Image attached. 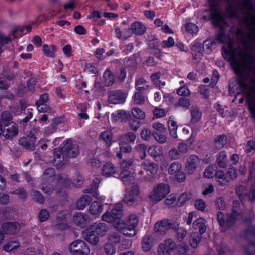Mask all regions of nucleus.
Returning <instances> with one entry per match:
<instances>
[{
    "mask_svg": "<svg viewBox=\"0 0 255 255\" xmlns=\"http://www.w3.org/2000/svg\"><path fill=\"white\" fill-rule=\"evenodd\" d=\"M175 223L171 222L167 220H163L157 222L154 225V231L160 235H164L169 229H175Z\"/></svg>",
    "mask_w": 255,
    "mask_h": 255,
    "instance_id": "9b49d317",
    "label": "nucleus"
},
{
    "mask_svg": "<svg viewBox=\"0 0 255 255\" xmlns=\"http://www.w3.org/2000/svg\"><path fill=\"white\" fill-rule=\"evenodd\" d=\"M79 153L77 145L73 144L70 139L65 140L59 148L54 150L53 164L55 166L63 165L69 158H74Z\"/></svg>",
    "mask_w": 255,
    "mask_h": 255,
    "instance_id": "f03ea898",
    "label": "nucleus"
},
{
    "mask_svg": "<svg viewBox=\"0 0 255 255\" xmlns=\"http://www.w3.org/2000/svg\"><path fill=\"white\" fill-rule=\"evenodd\" d=\"M68 250L72 255H90L91 252L90 247L81 240L72 242L69 245Z\"/></svg>",
    "mask_w": 255,
    "mask_h": 255,
    "instance_id": "6e6552de",
    "label": "nucleus"
},
{
    "mask_svg": "<svg viewBox=\"0 0 255 255\" xmlns=\"http://www.w3.org/2000/svg\"><path fill=\"white\" fill-rule=\"evenodd\" d=\"M240 202L238 200H235L234 201L233 203V206H232V212L231 214L233 216H236L237 217V220L239 218V217L241 216V212H240Z\"/></svg>",
    "mask_w": 255,
    "mask_h": 255,
    "instance_id": "37998d69",
    "label": "nucleus"
},
{
    "mask_svg": "<svg viewBox=\"0 0 255 255\" xmlns=\"http://www.w3.org/2000/svg\"><path fill=\"white\" fill-rule=\"evenodd\" d=\"M133 32L132 29L130 28H127L122 32L119 28H115V33L117 37L122 40H127L128 38L131 37Z\"/></svg>",
    "mask_w": 255,
    "mask_h": 255,
    "instance_id": "b1692460",
    "label": "nucleus"
},
{
    "mask_svg": "<svg viewBox=\"0 0 255 255\" xmlns=\"http://www.w3.org/2000/svg\"><path fill=\"white\" fill-rule=\"evenodd\" d=\"M190 106V102L188 99L181 98L175 104V107H182L185 109H188Z\"/></svg>",
    "mask_w": 255,
    "mask_h": 255,
    "instance_id": "de8ad7c7",
    "label": "nucleus"
},
{
    "mask_svg": "<svg viewBox=\"0 0 255 255\" xmlns=\"http://www.w3.org/2000/svg\"><path fill=\"white\" fill-rule=\"evenodd\" d=\"M148 88L146 81L142 78H139L136 81V89L139 91L146 90Z\"/></svg>",
    "mask_w": 255,
    "mask_h": 255,
    "instance_id": "a18cd8bd",
    "label": "nucleus"
},
{
    "mask_svg": "<svg viewBox=\"0 0 255 255\" xmlns=\"http://www.w3.org/2000/svg\"><path fill=\"white\" fill-rule=\"evenodd\" d=\"M42 50L47 57L54 58L55 56L56 46L53 44L48 45L45 44L42 46Z\"/></svg>",
    "mask_w": 255,
    "mask_h": 255,
    "instance_id": "cd10ccee",
    "label": "nucleus"
},
{
    "mask_svg": "<svg viewBox=\"0 0 255 255\" xmlns=\"http://www.w3.org/2000/svg\"><path fill=\"white\" fill-rule=\"evenodd\" d=\"M193 227L195 230L199 229L200 235H202L206 231V222L204 218H199L193 222Z\"/></svg>",
    "mask_w": 255,
    "mask_h": 255,
    "instance_id": "393cba45",
    "label": "nucleus"
},
{
    "mask_svg": "<svg viewBox=\"0 0 255 255\" xmlns=\"http://www.w3.org/2000/svg\"><path fill=\"white\" fill-rule=\"evenodd\" d=\"M194 206L196 209L203 211L205 209L206 205L202 199H197L195 202Z\"/></svg>",
    "mask_w": 255,
    "mask_h": 255,
    "instance_id": "052dcab7",
    "label": "nucleus"
},
{
    "mask_svg": "<svg viewBox=\"0 0 255 255\" xmlns=\"http://www.w3.org/2000/svg\"><path fill=\"white\" fill-rule=\"evenodd\" d=\"M136 134L132 132H128L122 134L120 136V140L126 142L128 143H133L135 141Z\"/></svg>",
    "mask_w": 255,
    "mask_h": 255,
    "instance_id": "7c9ffc66",
    "label": "nucleus"
},
{
    "mask_svg": "<svg viewBox=\"0 0 255 255\" xmlns=\"http://www.w3.org/2000/svg\"><path fill=\"white\" fill-rule=\"evenodd\" d=\"M216 162L221 168H226L227 167L228 159L226 151H222L217 154Z\"/></svg>",
    "mask_w": 255,
    "mask_h": 255,
    "instance_id": "bb28decb",
    "label": "nucleus"
},
{
    "mask_svg": "<svg viewBox=\"0 0 255 255\" xmlns=\"http://www.w3.org/2000/svg\"><path fill=\"white\" fill-rule=\"evenodd\" d=\"M169 157L171 160L179 159L181 157V154L178 150L175 148H173L169 150L168 152Z\"/></svg>",
    "mask_w": 255,
    "mask_h": 255,
    "instance_id": "5fc2aeb1",
    "label": "nucleus"
},
{
    "mask_svg": "<svg viewBox=\"0 0 255 255\" xmlns=\"http://www.w3.org/2000/svg\"><path fill=\"white\" fill-rule=\"evenodd\" d=\"M103 210L102 204L97 201L92 203L89 208L90 212L93 215H97L101 213Z\"/></svg>",
    "mask_w": 255,
    "mask_h": 255,
    "instance_id": "72a5a7b5",
    "label": "nucleus"
},
{
    "mask_svg": "<svg viewBox=\"0 0 255 255\" xmlns=\"http://www.w3.org/2000/svg\"><path fill=\"white\" fill-rule=\"evenodd\" d=\"M149 154L153 157H156L162 154V150L160 147L150 146L148 150Z\"/></svg>",
    "mask_w": 255,
    "mask_h": 255,
    "instance_id": "09e8293b",
    "label": "nucleus"
},
{
    "mask_svg": "<svg viewBox=\"0 0 255 255\" xmlns=\"http://www.w3.org/2000/svg\"><path fill=\"white\" fill-rule=\"evenodd\" d=\"M49 217V212L45 209H42L38 215L39 220L40 222L45 221L48 219Z\"/></svg>",
    "mask_w": 255,
    "mask_h": 255,
    "instance_id": "680f3d73",
    "label": "nucleus"
},
{
    "mask_svg": "<svg viewBox=\"0 0 255 255\" xmlns=\"http://www.w3.org/2000/svg\"><path fill=\"white\" fill-rule=\"evenodd\" d=\"M73 222L81 228H84L87 222L89 221V217L88 215L82 213H78L73 217Z\"/></svg>",
    "mask_w": 255,
    "mask_h": 255,
    "instance_id": "412c9836",
    "label": "nucleus"
},
{
    "mask_svg": "<svg viewBox=\"0 0 255 255\" xmlns=\"http://www.w3.org/2000/svg\"><path fill=\"white\" fill-rule=\"evenodd\" d=\"M192 194L190 193H184L182 194L178 198V201L180 202V206H182L185 202L191 199Z\"/></svg>",
    "mask_w": 255,
    "mask_h": 255,
    "instance_id": "6e6d98bb",
    "label": "nucleus"
},
{
    "mask_svg": "<svg viewBox=\"0 0 255 255\" xmlns=\"http://www.w3.org/2000/svg\"><path fill=\"white\" fill-rule=\"evenodd\" d=\"M123 216V205L121 203L116 204L113 209V226L116 228V223L119 221H122Z\"/></svg>",
    "mask_w": 255,
    "mask_h": 255,
    "instance_id": "2eb2a0df",
    "label": "nucleus"
},
{
    "mask_svg": "<svg viewBox=\"0 0 255 255\" xmlns=\"http://www.w3.org/2000/svg\"><path fill=\"white\" fill-rule=\"evenodd\" d=\"M203 17L221 31L222 55L239 76L241 90L255 85V9L252 0H209Z\"/></svg>",
    "mask_w": 255,
    "mask_h": 255,
    "instance_id": "f257e3e1",
    "label": "nucleus"
},
{
    "mask_svg": "<svg viewBox=\"0 0 255 255\" xmlns=\"http://www.w3.org/2000/svg\"><path fill=\"white\" fill-rule=\"evenodd\" d=\"M200 163V160L197 155H190L186 160L185 170L189 174H193Z\"/></svg>",
    "mask_w": 255,
    "mask_h": 255,
    "instance_id": "4468645a",
    "label": "nucleus"
},
{
    "mask_svg": "<svg viewBox=\"0 0 255 255\" xmlns=\"http://www.w3.org/2000/svg\"><path fill=\"white\" fill-rule=\"evenodd\" d=\"M20 246L19 243L17 241H11L6 243L3 246V250L9 252L17 249Z\"/></svg>",
    "mask_w": 255,
    "mask_h": 255,
    "instance_id": "58836bf2",
    "label": "nucleus"
},
{
    "mask_svg": "<svg viewBox=\"0 0 255 255\" xmlns=\"http://www.w3.org/2000/svg\"><path fill=\"white\" fill-rule=\"evenodd\" d=\"M122 180L126 187V193L123 201L129 206L132 205L136 202L139 194V187L135 183L134 176L131 174L124 175Z\"/></svg>",
    "mask_w": 255,
    "mask_h": 255,
    "instance_id": "7ed1b4c3",
    "label": "nucleus"
},
{
    "mask_svg": "<svg viewBox=\"0 0 255 255\" xmlns=\"http://www.w3.org/2000/svg\"><path fill=\"white\" fill-rule=\"evenodd\" d=\"M20 225L16 222H8L2 225V230L6 234L12 235L16 233L19 230Z\"/></svg>",
    "mask_w": 255,
    "mask_h": 255,
    "instance_id": "6ab92c4d",
    "label": "nucleus"
},
{
    "mask_svg": "<svg viewBox=\"0 0 255 255\" xmlns=\"http://www.w3.org/2000/svg\"><path fill=\"white\" fill-rule=\"evenodd\" d=\"M168 127L170 135L176 138L177 137V125L176 123L171 120H169L168 122Z\"/></svg>",
    "mask_w": 255,
    "mask_h": 255,
    "instance_id": "ea45409f",
    "label": "nucleus"
},
{
    "mask_svg": "<svg viewBox=\"0 0 255 255\" xmlns=\"http://www.w3.org/2000/svg\"><path fill=\"white\" fill-rule=\"evenodd\" d=\"M245 251L248 255H255V243H250L246 248Z\"/></svg>",
    "mask_w": 255,
    "mask_h": 255,
    "instance_id": "338daca9",
    "label": "nucleus"
},
{
    "mask_svg": "<svg viewBox=\"0 0 255 255\" xmlns=\"http://www.w3.org/2000/svg\"><path fill=\"white\" fill-rule=\"evenodd\" d=\"M119 145L121 152L129 153L132 151V147L126 142L120 141Z\"/></svg>",
    "mask_w": 255,
    "mask_h": 255,
    "instance_id": "603ef678",
    "label": "nucleus"
},
{
    "mask_svg": "<svg viewBox=\"0 0 255 255\" xmlns=\"http://www.w3.org/2000/svg\"><path fill=\"white\" fill-rule=\"evenodd\" d=\"M12 117L8 111L3 112L0 119V135L6 139H11L18 133L17 125L11 122Z\"/></svg>",
    "mask_w": 255,
    "mask_h": 255,
    "instance_id": "39448f33",
    "label": "nucleus"
},
{
    "mask_svg": "<svg viewBox=\"0 0 255 255\" xmlns=\"http://www.w3.org/2000/svg\"><path fill=\"white\" fill-rule=\"evenodd\" d=\"M108 229V227L106 224L96 223L83 231V236L86 241L96 246L99 242L97 235L101 236L105 235Z\"/></svg>",
    "mask_w": 255,
    "mask_h": 255,
    "instance_id": "423d86ee",
    "label": "nucleus"
},
{
    "mask_svg": "<svg viewBox=\"0 0 255 255\" xmlns=\"http://www.w3.org/2000/svg\"><path fill=\"white\" fill-rule=\"evenodd\" d=\"M112 72L109 69H107L103 75V82L106 86H110L112 84Z\"/></svg>",
    "mask_w": 255,
    "mask_h": 255,
    "instance_id": "49530a36",
    "label": "nucleus"
},
{
    "mask_svg": "<svg viewBox=\"0 0 255 255\" xmlns=\"http://www.w3.org/2000/svg\"><path fill=\"white\" fill-rule=\"evenodd\" d=\"M144 170L149 172L152 175H155L158 170V165L148 160H145L141 163Z\"/></svg>",
    "mask_w": 255,
    "mask_h": 255,
    "instance_id": "4be33fe9",
    "label": "nucleus"
},
{
    "mask_svg": "<svg viewBox=\"0 0 255 255\" xmlns=\"http://www.w3.org/2000/svg\"><path fill=\"white\" fill-rule=\"evenodd\" d=\"M129 125L131 129L136 131L141 125L140 122L135 119H130L129 121Z\"/></svg>",
    "mask_w": 255,
    "mask_h": 255,
    "instance_id": "bf43d9fd",
    "label": "nucleus"
},
{
    "mask_svg": "<svg viewBox=\"0 0 255 255\" xmlns=\"http://www.w3.org/2000/svg\"><path fill=\"white\" fill-rule=\"evenodd\" d=\"M129 117V114L126 111L119 110L113 114V121L123 122L126 121Z\"/></svg>",
    "mask_w": 255,
    "mask_h": 255,
    "instance_id": "a878e982",
    "label": "nucleus"
},
{
    "mask_svg": "<svg viewBox=\"0 0 255 255\" xmlns=\"http://www.w3.org/2000/svg\"><path fill=\"white\" fill-rule=\"evenodd\" d=\"M62 52L64 55L67 57H70L72 56V48L69 44H67L63 47Z\"/></svg>",
    "mask_w": 255,
    "mask_h": 255,
    "instance_id": "0e129e2a",
    "label": "nucleus"
},
{
    "mask_svg": "<svg viewBox=\"0 0 255 255\" xmlns=\"http://www.w3.org/2000/svg\"><path fill=\"white\" fill-rule=\"evenodd\" d=\"M152 239L149 235H145L142 239V248L143 251L148 252L151 249Z\"/></svg>",
    "mask_w": 255,
    "mask_h": 255,
    "instance_id": "c9c22d12",
    "label": "nucleus"
},
{
    "mask_svg": "<svg viewBox=\"0 0 255 255\" xmlns=\"http://www.w3.org/2000/svg\"><path fill=\"white\" fill-rule=\"evenodd\" d=\"M135 150L142 153V155H140L141 159H143L146 156L145 151L146 150V146L144 144L140 143L135 147Z\"/></svg>",
    "mask_w": 255,
    "mask_h": 255,
    "instance_id": "13d9d810",
    "label": "nucleus"
},
{
    "mask_svg": "<svg viewBox=\"0 0 255 255\" xmlns=\"http://www.w3.org/2000/svg\"><path fill=\"white\" fill-rule=\"evenodd\" d=\"M92 200L90 196L84 195L77 201L76 207L79 210H82L91 202Z\"/></svg>",
    "mask_w": 255,
    "mask_h": 255,
    "instance_id": "c756f323",
    "label": "nucleus"
},
{
    "mask_svg": "<svg viewBox=\"0 0 255 255\" xmlns=\"http://www.w3.org/2000/svg\"><path fill=\"white\" fill-rule=\"evenodd\" d=\"M175 44L174 39L172 37H169L167 40H164L161 46L163 48H169L173 46Z\"/></svg>",
    "mask_w": 255,
    "mask_h": 255,
    "instance_id": "e2e57ef3",
    "label": "nucleus"
},
{
    "mask_svg": "<svg viewBox=\"0 0 255 255\" xmlns=\"http://www.w3.org/2000/svg\"><path fill=\"white\" fill-rule=\"evenodd\" d=\"M131 28L134 33L139 35L143 34L146 29L144 25L138 21L133 22L131 25Z\"/></svg>",
    "mask_w": 255,
    "mask_h": 255,
    "instance_id": "c85d7f7f",
    "label": "nucleus"
},
{
    "mask_svg": "<svg viewBox=\"0 0 255 255\" xmlns=\"http://www.w3.org/2000/svg\"><path fill=\"white\" fill-rule=\"evenodd\" d=\"M116 223V229L128 237H133L136 235L135 229L138 223V219L135 214L130 215L126 223L123 220Z\"/></svg>",
    "mask_w": 255,
    "mask_h": 255,
    "instance_id": "0eeeda50",
    "label": "nucleus"
},
{
    "mask_svg": "<svg viewBox=\"0 0 255 255\" xmlns=\"http://www.w3.org/2000/svg\"><path fill=\"white\" fill-rule=\"evenodd\" d=\"M122 180L126 187V193L123 201L129 206L132 205L136 202L139 194V187L135 183L134 176L131 174L124 175Z\"/></svg>",
    "mask_w": 255,
    "mask_h": 255,
    "instance_id": "20e7f679",
    "label": "nucleus"
},
{
    "mask_svg": "<svg viewBox=\"0 0 255 255\" xmlns=\"http://www.w3.org/2000/svg\"><path fill=\"white\" fill-rule=\"evenodd\" d=\"M227 138L225 135H218L214 140V146L217 149H220L223 148L226 144Z\"/></svg>",
    "mask_w": 255,
    "mask_h": 255,
    "instance_id": "2f4dec72",
    "label": "nucleus"
},
{
    "mask_svg": "<svg viewBox=\"0 0 255 255\" xmlns=\"http://www.w3.org/2000/svg\"><path fill=\"white\" fill-rule=\"evenodd\" d=\"M111 173L112 164L111 162H107L104 164L102 168V174L106 177H109L111 175Z\"/></svg>",
    "mask_w": 255,
    "mask_h": 255,
    "instance_id": "8fccbe9b",
    "label": "nucleus"
},
{
    "mask_svg": "<svg viewBox=\"0 0 255 255\" xmlns=\"http://www.w3.org/2000/svg\"><path fill=\"white\" fill-rule=\"evenodd\" d=\"M31 29V26L28 25L26 26L19 27L14 29L12 31V35L14 37L17 38L21 36L22 34H25L29 32Z\"/></svg>",
    "mask_w": 255,
    "mask_h": 255,
    "instance_id": "473e14b6",
    "label": "nucleus"
},
{
    "mask_svg": "<svg viewBox=\"0 0 255 255\" xmlns=\"http://www.w3.org/2000/svg\"><path fill=\"white\" fill-rule=\"evenodd\" d=\"M175 247V243L172 239H168L159 244L157 254L158 255H171V253Z\"/></svg>",
    "mask_w": 255,
    "mask_h": 255,
    "instance_id": "ddd939ff",
    "label": "nucleus"
},
{
    "mask_svg": "<svg viewBox=\"0 0 255 255\" xmlns=\"http://www.w3.org/2000/svg\"><path fill=\"white\" fill-rule=\"evenodd\" d=\"M170 192V187L168 184L161 183L157 184L149 195L150 200L158 202L163 199Z\"/></svg>",
    "mask_w": 255,
    "mask_h": 255,
    "instance_id": "1a4fd4ad",
    "label": "nucleus"
},
{
    "mask_svg": "<svg viewBox=\"0 0 255 255\" xmlns=\"http://www.w3.org/2000/svg\"><path fill=\"white\" fill-rule=\"evenodd\" d=\"M177 93L179 95L183 96H189L190 95V91L185 86H182L179 88L177 90Z\"/></svg>",
    "mask_w": 255,
    "mask_h": 255,
    "instance_id": "69168bd1",
    "label": "nucleus"
},
{
    "mask_svg": "<svg viewBox=\"0 0 255 255\" xmlns=\"http://www.w3.org/2000/svg\"><path fill=\"white\" fill-rule=\"evenodd\" d=\"M132 115L136 119L139 120H143L145 117L144 112L140 109L135 107L131 110Z\"/></svg>",
    "mask_w": 255,
    "mask_h": 255,
    "instance_id": "c03bdc74",
    "label": "nucleus"
},
{
    "mask_svg": "<svg viewBox=\"0 0 255 255\" xmlns=\"http://www.w3.org/2000/svg\"><path fill=\"white\" fill-rule=\"evenodd\" d=\"M192 60L195 63H198L203 56L202 44L199 42L194 43L191 47Z\"/></svg>",
    "mask_w": 255,
    "mask_h": 255,
    "instance_id": "dca6fc26",
    "label": "nucleus"
},
{
    "mask_svg": "<svg viewBox=\"0 0 255 255\" xmlns=\"http://www.w3.org/2000/svg\"><path fill=\"white\" fill-rule=\"evenodd\" d=\"M186 30L189 33L196 34L198 31V28L196 24L192 23H187L185 25Z\"/></svg>",
    "mask_w": 255,
    "mask_h": 255,
    "instance_id": "864d4df0",
    "label": "nucleus"
},
{
    "mask_svg": "<svg viewBox=\"0 0 255 255\" xmlns=\"http://www.w3.org/2000/svg\"><path fill=\"white\" fill-rule=\"evenodd\" d=\"M127 98V94L120 90L113 92V104H123Z\"/></svg>",
    "mask_w": 255,
    "mask_h": 255,
    "instance_id": "5701e85b",
    "label": "nucleus"
},
{
    "mask_svg": "<svg viewBox=\"0 0 255 255\" xmlns=\"http://www.w3.org/2000/svg\"><path fill=\"white\" fill-rule=\"evenodd\" d=\"M136 160L133 158L128 159L127 160H123L121 162V166L123 168L125 169H129L130 168L132 169L133 171H135V169L134 167L136 165Z\"/></svg>",
    "mask_w": 255,
    "mask_h": 255,
    "instance_id": "4c0bfd02",
    "label": "nucleus"
},
{
    "mask_svg": "<svg viewBox=\"0 0 255 255\" xmlns=\"http://www.w3.org/2000/svg\"><path fill=\"white\" fill-rule=\"evenodd\" d=\"M216 166L215 165H212L208 167L204 171V175L207 178L213 177L214 175V172L216 170Z\"/></svg>",
    "mask_w": 255,
    "mask_h": 255,
    "instance_id": "4d7b16f0",
    "label": "nucleus"
},
{
    "mask_svg": "<svg viewBox=\"0 0 255 255\" xmlns=\"http://www.w3.org/2000/svg\"><path fill=\"white\" fill-rule=\"evenodd\" d=\"M215 176L218 179L219 184L221 186H225L229 182L228 178L222 170H217L215 173Z\"/></svg>",
    "mask_w": 255,
    "mask_h": 255,
    "instance_id": "f704fd0d",
    "label": "nucleus"
},
{
    "mask_svg": "<svg viewBox=\"0 0 255 255\" xmlns=\"http://www.w3.org/2000/svg\"><path fill=\"white\" fill-rule=\"evenodd\" d=\"M141 138L144 140H148L151 137V132L147 128L143 129L140 133Z\"/></svg>",
    "mask_w": 255,
    "mask_h": 255,
    "instance_id": "774afa93",
    "label": "nucleus"
},
{
    "mask_svg": "<svg viewBox=\"0 0 255 255\" xmlns=\"http://www.w3.org/2000/svg\"><path fill=\"white\" fill-rule=\"evenodd\" d=\"M191 119L189 123L190 126L194 129L195 125L198 123L202 118V112L197 107H191L190 109Z\"/></svg>",
    "mask_w": 255,
    "mask_h": 255,
    "instance_id": "a211bd4d",
    "label": "nucleus"
},
{
    "mask_svg": "<svg viewBox=\"0 0 255 255\" xmlns=\"http://www.w3.org/2000/svg\"><path fill=\"white\" fill-rule=\"evenodd\" d=\"M201 238V236L199 235L198 233H192L191 234L189 241L191 246L193 248H196L200 242Z\"/></svg>",
    "mask_w": 255,
    "mask_h": 255,
    "instance_id": "e433bc0d",
    "label": "nucleus"
},
{
    "mask_svg": "<svg viewBox=\"0 0 255 255\" xmlns=\"http://www.w3.org/2000/svg\"><path fill=\"white\" fill-rule=\"evenodd\" d=\"M214 44L215 42L213 40L206 39L202 45V48L204 49V51L206 53L210 54L212 51V46Z\"/></svg>",
    "mask_w": 255,
    "mask_h": 255,
    "instance_id": "79ce46f5",
    "label": "nucleus"
},
{
    "mask_svg": "<svg viewBox=\"0 0 255 255\" xmlns=\"http://www.w3.org/2000/svg\"><path fill=\"white\" fill-rule=\"evenodd\" d=\"M101 138L106 142L108 146L112 144V132L111 130H107L102 132L100 135Z\"/></svg>",
    "mask_w": 255,
    "mask_h": 255,
    "instance_id": "a19ab883",
    "label": "nucleus"
},
{
    "mask_svg": "<svg viewBox=\"0 0 255 255\" xmlns=\"http://www.w3.org/2000/svg\"><path fill=\"white\" fill-rule=\"evenodd\" d=\"M133 100L135 104L142 105L144 103L145 98L141 93L136 92L134 95Z\"/></svg>",
    "mask_w": 255,
    "mask_h": 255,
    "instance_id": "3c124183",
    "label": "nucleus"
},
{
    "mask_svg": "<svg viewBox=\"0 0 255 255\" xmlns=\"http://www.w3.org/2000/svg\"><path fill=\"white\" fill-rule=\"evenodd\" d=\"M168 172L170 175L175 176L179 182L184 181L186 178L182 171V165L178 162H173L169 165Z\"/></svg>",
    "mask_w": 255,
    "mask_h": 255,
    "instance_id": "f8f14e48",
    "label": "nucleus"
},
{
    "mask_svg": "<svg viewBox=\"0 0 255 255\" xmlns=\"http://www.w3.org/2000/svg\"><path fill=\"white\" fill-rule=\"evenodd\" d=\"M217 221L221 227L222 231L224 232L226 228H230L233 226L237 220V217L233 216L231 214H227L226 216L221 211L217 214Z\"/></svg>",
    "mask_w": 255,
    "mask_h": 255,
    "instance_id": "9d476101",
    "label": "nucleus"
},
{
    "mask_svg": "<svg viewBox=\"0 0 255 255\" xmlns=\"http://www.w3.org/2000/svg\"><path fill=\"white\" fill-rule=\"evenodd\" d=\"M36 137H30L28 135L27 137L21 138L19 140V144L21 145L25 148L29 150H33L35 147Z\"/></svg>",
    "mask_w": 255,
    "mask_h": 255,
    "instance_id": "aec40b11",
    "label": "nucleus"
},
{
    "mask_svg": "<svg viewBox=\"0 0 255 255\" xmlns=\"http://www.w3.org/2000/svg\"><path fill=\"white\" fill-rule=\"evenodd\" d=\"M48 96L47 94H44L41 95L38 100L36 102L37 109L39 112L45 113H49L50 112V108L44 104L48 100Z\"/></svg>",
    "mask_w": 255,
    "mask_h": 255,
    "instance_id": "f3484780",
    "label": "nucleus"
}]
</instances>
